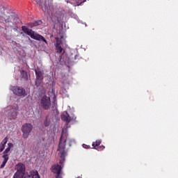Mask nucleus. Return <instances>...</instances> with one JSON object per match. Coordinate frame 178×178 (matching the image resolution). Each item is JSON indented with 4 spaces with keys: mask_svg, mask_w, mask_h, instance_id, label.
I'll use <instances>...</instances> for the list:
<instances>
[{
    "mask_svg": "<svg viewBox=\"0 0 178 178\" xmlns=\"http://www.w3.org/2000/svg\"><path fill=\"white\" fill-rule=\"evenodd\" d=\"M66 143H68L69 147H72V144H74L76 141L74 139H71L67 138V130L65 132L63 129L60 138V141L58 144V147L57 151H59L60 153V160L59 164L54 165L51 168L52 173L56 175V178H62V170L65 165V158L66 157Z\"/></svg>",
    "mask_w": 178,
    "mask_h": 178,
    "instance_id": "obj_1",
    "label": "nucleus"
},
{
    "mask_svg": "<svg viewBox=\"0 0 178 178\" xmlns=\"http://www.w3.org/2000/svg\"><path fill=\"white\" fill-rule=\"evenodd\" d=\"M55 40V50L56 54H60L57 63H60V65H67L68 67L73 66V65L76 63L74 60H77V59H79V56L73 54V53H71L70 56L65 54L64 45H66V42L63 40V35H60V38L56 37Z\"/></svg>",
    "mask_w": 178,
    "mask_h": 178,
    "instance_id": "obj_2",
    "label": "nucleus"
},
{
    "mask_svg": "<svg viewBox=\"0 0 178 178\" xmlns=\"http://www.w3.org/2000/svg\"><path fill=\"white\" fill-rule=\"evenodd\" d=\"M1 113L10 120H16L19 115V105L15 104L8 106L1 111Z\"/></svg>",
    "mask_w": 178,
    "mask_h": 178,
    "instance_id": "obj_3",
    "label": "nucleus"
},
{
    "mask_svg": "<svg viewBox=\"0 0 178 178\" xmlns=\"http://www.w3.org/2000/svg\"><path fill=\"white\" fill-rule=\"evenodd\" d=\"M22 31L23 33H24V34H26V35H29V37H31V38L33 40H36V41H42L43 42H45V44H48V42L45 38H44V36L38 33H35V31L29 29L27 26H22Z\"/></svg>",
    "mask_w": 178,
    "mask_h": 178,
    "instance_id": "obj_4",
    "label": "nucleus"
},
{
    "mask_svg": "<svg viewBox=\"0 0 178 178\" xmlns=\"http://www.w3.org/2000/svg\"><path fill=\"white\" fill-rule=\"evenodd\" d=\"M17 172L14 174L13 178H23L26 175V165L22 163L16 165Z\"/></svg>",
    "mask_w": 178,
    "mask_h": 178,
    "instance_id": "obj_5",
    "label": "nucleus"
},
{
    "mask_svg": "<svg viewBox=\"0 0 178 178\" xmlns=\"http://www.w3.org/2000/svg\"><path fill=\"white\" fill-rule=\"evenodd\" d=\"M21 131L22 133V137L24 139L29 138L30 133L33 131V124L30 123H25L21 127Z\"/></svg>",
    "mask_w": 178,
    "mask_h": 178,
    "instance_id": "obj_6",
    "label": "nucleus"
},
{
    "mask_svg": "<svg viewBox=\"0 0 178 178\" xmlns=\"http://www.w3.org/2000/svg\"><path fill=\"white\" fill-rule=\"evenodd\" d=\"M76 117L74 115L73 113H67V111H64L61 115V120L63 122H66V123H70V122H73L76 120Z\"/></svg>",
    "mask_w": 178,
    "mask_h": 178,
    "instance_id": "obj_7",
    "label": "nucleus"
},
{
    "mask_svg": "<svg viewBox=\"0 0 178 178\" xmlns=\"http://www.w3.org/2000/svg\"><path fill=\"white\" fill-rule=\"evenodd\" d=\"M10 90L17 97H26V90L20 86H10Z\"/></svg>",
    "mask_w": 178,
    "mask_h": 178,
    "instance_id": "obj_8",
    "label": "nucleus"
},
{
    "mask_svg": "<svg viewBox=\"0 0 178 178\" xmlns=\"http://www.w3.org/2000/svg\"><path fill=\"white\" fill-rule=\"evenodd\" d=\"M40 105L44 111H48L51 108V97L43 96L40 99Z\"/></svg>",
    "mask_w": 178,
    "mask_h": 178,
    "instance_id": "obj_9",
    "label": "nucleus"
},
{
    "mask_svg": "<svg viewBox=\"0 0 178 178\" xmlns=\"http://www.w3.org/2000/svg\"><path fill=\"white\" fill-rule=\"evenodd\" d=\"M36 2L40 6L44 15H49V3H47V0H36Z\"/></svg>",
    "mask_w": 178,
    "mask_h": 178,
    "instance_id": "obj_10",
    "label": "nucleus"
},
{
    "mask_svg": "<svg viewBox=\"0 0 178 178\" xmlns=\"http://www.w3.org/2000/svg\"><path fill=\"white\" fill-rule=\"evenodd\" d=\"M35 73L36 76L35 85L36 87H40L41 83H42V72L38 70H35Z\"/></svg>",
    "mask_w": 178,
    "mask_h": 178,
    "instance_id": "obj_11",
    "label": "nucleus"
},
{
    "mask_svg": "<svg viewBox=\"0 0 178 178\" xmlns=\"http://www.w3.org/2000/svg\"><path fill=\"white\" fill-rule=\"evenodd\" d=\"M51 111L54 113L55 116L59 115V111H58V102L56 101V96L53 98V106L51 107Z\"/></svg>",
    "mask_w": 178,
    "mask_h": 178,
    "instance_id": "obj_12",
    "label": "nucleus"
},
{
    "mask_svg": "<svg viewBox=\"0 0 178 178\" xmlns=\"http://www.w3.org/2000/svg\"><path fill=\"white\" fill-rule=\"evenodd\" d=\"M0 19L5 22V23H8V24H12V15L8 16L5 13H1L0 15Z\"/></svg>",
    "mask_w": 178,
    "mask_h": 178,
    "instance_id": "obj_13",
    "label": "nucleus"
},
{
    "mask_svg": "<svg viewBox=\"0 0 178 178\" xmlns=\"http://www.w3.org/2000/svg\"><path fill=\"white\" fill-rule=\"evenodd\" d=\"M27 178H41L38 174V171L33 170L29 172V174L27 176H25Z\"/></svg>",
    "mask_w": 178,
    "mask_h": 178,
    "instance_id": "obj_14",
    "label": "nucleus"
},
{
    "mask_svg": "<svg viewBox=\"0 0 178 178\" xmlns=\"http://www.w3.org/2000/svg\"><path fill=\"white\" fill-rule=\"evenodd\" d=\"M12 22L11 24H19L20 23V19H19V17L16 15H12Z\"/></svg>",
    "mask_w": 178,
    "mask_h": 178,
    "instance_id": "obj_15",
    "label": "nucleus"
},
{
    "mask_svg": "<svg viewBox=\"0 0 178 178\" xmlns=\"http://www.w3.org/2000/svg\"><path fill=\"white\" fill-rule=\"evenodd\" d=\"M51 122H52V120L51 119V117H49V115H48L47 116H46L45 120L43 122V124L45 127H49Z\"/></svg>",
    "mask_w": 178,
    "mask_h": 178,
    "instance_id": "obj_16",
    "label": "nucleus"
},
{
    "mask_svg": "<svg viewBox=\"0 0 178 178\" xmlns=\"http://www.w3.org/2000/svg\"><path fill=\"white\" fill-rule=\"evenodd\" d=\"M2 158L3 159V161L0 166V169H3L6 165V163H8V161H9V158L6 157V156H2Z\"/></svg>",
    "mask_w": 178,
    "mask_h": 178,
    "instance_id": "obj_17",
    "label": "nucleus"
},
{
    "mask_svg": "<svg viewBox=\"0 0 178 178\" xmlns=\"http://www.w3.org/2000/svg\"><path fill=\"white\" fill-rule=\"evenodd\" d=\"M60 94L62 95H65V97H69V95L67 94V89L65 87H62L60 90Z\"/></svg>",
    "mask_w": 178,
    "mask_h": 178,
    "instance_id": "obj_18",
    "label": "nucleus"
},
{
    "mask_svg": "<svg viewBox=\"0 0 178 178\" xmlns=\"http://www.w3.org/2000/svg\"><path fill=\"white\" fill-rule=\"evenodd\" d=\"M101 143H102V140H97L95 142H93L92 144L93 149H95L97 147L101 145Z\"/></svg>",
    "mask_w": 178,
    "mask_h": 178,
    "instance_id": "obj_19",
    "label": "nucleus"
},
{
    "mask_svg": "<svg viewBox=\"0 0 178 178\" xmlns=\"http://www.w3.org/2000/svg\"><path fill=\"white\" fill-rule=\"evenodd\" d=\"M20 73L22 79H25V80H27V79H29V76L27 75V72H26L25 70H21Z\"/></svg>",
    "mask_w": 178,
    "mask_h": 178,
    "instance_id": "obj_20",
    "label": "nucleus"
},
{
    "mask_svg": "<svg viewBox=\"0 0 178 178\" xmlns=\"http://www.w3.org/2000/svg\"><path fill=\"white\" fill-rule=\"evenodd\" d=\"M10 151V149L9 147H7L5 151L3 152V156H6L7 158H9V155L8 153Z\"/></svg>",
    "mask_w": 178,
    "mask_h": 178,
    "instance_id": "obj_21",
    "label": "nucleus"
},
{
    "mask_svg": "<svg viewBox=\"0 0 178 178\" xmlns=\"http://www.w3.org/2000/svg\"><path fill=\"white\" fill-rule=\"evenodd\" d=\"M8 140H9V138H8V136H6V138H3V140L1 142V145H3L5 147V145H6V143H8Z\"/></svg>",
    "mask_w": 178,
    "mask_h": 178,
    "instance_id": "obj_22",
    "label": "nucleus"
},
{
    "mask_svg": "<svg viewBox=\"0 0 178 178\" xmlns=\"http://www.w3.org/2000/svg\"><path fill=\"white\" fill-rule=\"evenodd\" d=\"M71 16L73 19H75L76 20H77L78 23H83V21H81L80 19H79V16H77V15L72 14Z\"/></svg>",
    "mask_w": 178,
    "mask_h": 178,
    "instance_id": "obj_23",
    "label": "nucleus"
},
{
    "mask_svg": "<svg viewBox=\"0 0 178 178\" xmlns=\"http://www.w3.org/2000/svg\"><path fill=\"white\" fill-rule=\"evenodd\" d=\"M35 24V27H37V26H41L42 24V21L41 20H38L33 22Z\"/></svg>",
    "mask_w": 178,
    "mask_h": 178,
    "instance_id": "obj_24",
    "label": "nucleus"
},
{
    "mask_svg": "<svg viewBox=\"0 0 178 178\" xmlns=\"http://www.w3.org/2000/svg\"><path fill=\"white\" fill-rule=\"evenodd\" d=\"M95 149H97V151H103V149H105V146L104 145L97 146V147H95Z\"/></svg>",
    "mask_w": 178,
    "mask_h": 178,
    "instance_id": "obj_25",
    "label": "nucleus"
},
{
    "mask_svg": "<svg viewBox=\"0 0 178 178\" xmlns=\"http://www.w3.org/2000/svg\"><path fill=\"white\" fill-rule=\"evenodd\" d=\"M95 149H97V151H103V149H105V146L104 145L97 146V147H95Z\"/></svg>",
    "mask_w": 178,
    "mask_h": 178,
    "instance_id": "obj_26",
    "label": "nucleus"
},
{
    "mask_svg": "<svg viewBox=\"0 0 178 178\" xmlns=\"http://www.w3.org/2000/svg\"><path fill=\"white\" fill-rule=\"evenodd\" d=\"M29 27H30L31 29H33V27H35V25L34 24V22H30L28 24Z\"/></svg>",
    "mask_w": 178,
    "mask_h": 178,
    "instance_id": "obj_27",
    "label": "nucleus"
},
{
    "mask_svg": "<svg viewBox=\"0 0 178 178\" xmlns=\"http://www.w3.org/2000/svg\"><path fill=\"white\" fill-rule=\"evenodd\" d=\"M87 0H79L78 1V6H80V5H81V3H84V2H86Z\"/></svg>",
    "mask_w": 178,
    "mask_h": 178,
    "instance_id": "obj_28",
    "label": "nucleus"
},
{
    "mask_svg": "<svg viewBox=\"0 0 178 178\" xmlns=\"http://www.w3.org/2000/svg\"><path fill=\"white\" fill-rule=\"evenodd\" d=\"M83 148H85L86 149H90V145H87L86 144L82 145Z\"/></svg>",
    "mask_w": 178,
    "mask_h": 178,
    "instance_id": "obj_29",
    "label": "nucleus"
},
{
    "mask_svg": "<svg viewBox=\"0 0 178 178\" xmlns=\"http://www.w3.org/2000/svg\"><path fill=\"white\" fill-rule=\"evenodd\" d=\"M8 148H10H10H13V143H8Z\"/></svg>",
    "mask_w": 178,
    "mask_h": 178,
    "instance_id": "obj_30",
    "label": "nucleus"
},
{
    "mask_svg": "<svg viewBox=\"0 0 178 178\" xmlns=\"http://www.w3.org/2000/svg\"><path fill=\"white\" fill-rule=\"evenodd\" d=\"M5 149V146L1 145L0 146V152H2Z\"/></svg>",
    "mask_w": 178,
    "mask_h": 178,
    "instance_id": "obj_31",
    "label": "nucleus"
},
{
    "mask_svg": "<svg viewBox=\"0 0 178 178\" xmlns=\"http://www.w3.org/2000/svg\"><path fill=\"white\" fill-rule=\"evenodd\" d=\"M63 84L64 86H69V82L63 81Z\"/></svg>",
    "mask_w": 178,
    "mask_h": 178,
    "instance_id": "obj_32",
    "label": "nucleus"
},
{
    "mask_svg": "<svg viewBox=\"0 0 178 178\" xmlns=\"http://www.w3.org/2000/svg\"><path fill=\"white\" fill-rule=\"evenodd\" d=\"M38 113L39 115H41V108H37Z\"/></svg>",
    "mask_w": 178,
    "mask_h": 178,
    "instance_id": "obj_33",
    "label": "nucleus"
},
{
    "mask_svg": "<svg viewBox=\"0 0 178 178\" xmlns=\"http://www.w3.org/2000/svg\"><path fill=\"white\" fill-rule=\"evenodd\" d=\"M3 122V117L0 116V123H2Z\"/></svg>",
    "mask_w": 178,
    "mask_h": 178,
    "instance_id": "obj_34",
    "label": "nucleus"
},
{
    "mask_svg": "<svg viewBox=\"0 0 178 178\" xmlns=\"http://www.w3.org/2000/svg\"><path fill=\"white\" fill-rule=\"evenodd\" d=\"M1 8H2L3 10H6V8H5V6H1Z\"/></svg>",
    "mask_w": 178,
    "mask_h": 178,
    "instance_id": "obj_35",
    "label": "nucleus"
},
{
    "mask_svg": "<svg viewBox=\"0 0 178 178\" xmlns=\"http://www.w3.org/2000/svg\"><path fill=\"white\" fill-rule=\"evenodd\" d=\"M84 24H85L86 27H87V24L84 23Z\"/></svg>",
    "mask_w": 178,
    "mask_h": 178,
    "instance_id": "obj_36",
    "label": "nucleus"
},
{
    "mask_svg": "<svg viewBox=\"0 0 178 178\" xmlns=\"http://www.w3.org/2000/svg\"><path fill=\"white\" fill-rule=\"evenodd\" d=\"M21 34H22V35H24V34H23V32H21Z\"/></svg>",
    "mask_w": 178,
    "mask_h": 178,
    "instance_id": "obj_37",
    "label": "nucleus"
}]
</instances>
